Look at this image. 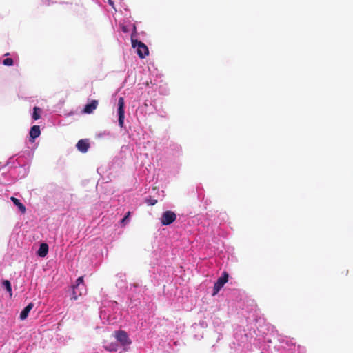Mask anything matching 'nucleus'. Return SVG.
<instances>
[{
	"instance_id": "1",
	"label": "nucleus",
	"mask_w": 353,
	"mask_h": 353,
	"mask_svg": "<svg viewBox=\"0 0 353 353\" xmlns=\"http://www.w3.org/2000/svg\"><path fill=\"white\" fill-rule=\"evenodd\" d=\"M134 32L131 36L132 46L133 48H137V53L141 59L145 58L149 54V50L148 46L143 42L134 39V34L136 33V26H134Z\"/></svg>"
},
{
	"instance_id": "2",
	"label": "nucleus",
	"mask_w": 353,
	"mask_h": 353,
	"mask_svg": "<svg viewBox=\"0 0 353 353\" xmlns=\"http://www.w3.org/2000/svg\"><path fill=\"white\" fill-rule=\"evenodd\" d=\"M229 274L226 272H223L222 275L217 279L215 282L212 296H215L218 294L220 290L223 287V285L228 281Z\"/></svg>"
},
{
	"instance_id": "3",
	"label": "nucleus",
	"mask_w": 353,
	"mask_h": 353,
	"mask_svg": "<svg viewBox=\"0 0 353 353\" xmlns=\"http://www.w3.org/2000/svg\"><path fill=\"white\" fill-rule=\"evenodd\" d=\"M118 116H119V125L121 128L124 126L125 119V101L123 97H121L118 100Z\"/></svg>"
},
{
	"instance_id": "4",
	"label": "nucleus",
	"mask_w": 353,
	"mask_h": 353,
	"mask_svg": "<svg viewBox=\"0 0 353 353\" xmlns=\"http://www.w3.org/2000/svg\"><path fill=\"white\" fill-rule=\"evenodd\" d=\"M176 219V214L171 211L164 212L161 217V223L162 225H168L172 223Z\"/></svg>"
},
{
	"instance_id": "5",
	"label": "nucleus",
	"mask_w": 353,
	"mask_h": 353,
	"mask_svg": "<svg viewBox=\"0 0 353 353\" xmlns=\"http://www.w3.org/2000/svg\"><path fill=\"white\" fill-rule=\"evenodd\" d=\"M114 336L123 346L129 345L132 343L127 332L124 330L116 331L114 332Z\"/></svg>"
},
{
	"instance_id": "6",
	"label": "nucleus",
	"mask_w": 353,
	"mask_h": 353,
	"mask_svg": "<svg viewBox=\"0 0 353 353\" xmlns=\"http://www.w3.org/2000/svg\"><path fill=\"white\" fill-rule=\"evenodd\" d=\"M80 287H81V288H84L85 287L83 276H80L77 279V284L73 287L72 295L71 297L72 299L77 300L79 296L82 295L81 292L77 294V290L80 288Z\"/></svg>"
},
{
	"instance_id": "7",
	"label": "nucleus",
	"mask_w": 353,
	"mask_h": 353,
	"mask_svg": "<svg viewBox=\"0 0 353 353\" xmlns=\"http://www.w3.org/2000/svg\"><path fill=\"white\" fill-rule=\"evenodd\" d=\"M90 143L88 139H81L78 141L77 144V148L79 151L82 153H85L88 152L90 148Z\"/></svg>"
},
{
	"instance_id": "8",
	"label": "nucleus",
	"mask_w": 353,
	"mask_h": 353,
	"mask_svg": "<svg viewBox=\"0 0 353 353\" xmlns=\"http://www.w3.org/2000/svg\"><path fill=\"white\" fill-rule=\"evenodd\" d=\"M98 103L99 102L97 100H92L90 103L85 105L83 109V112L85 114L92 113L93 111L97 108Z\"/></svg>"
},
{
	"instance_id": "9",
	"label": "nucleus",
	"mask_w": 353,
	"mask_h": 353,
	"mask_svg": "<svg viewBox=\"0 0 353 353\" xmlns=\"http://www.w3.org/2000/svg\"><path fill=\"white\" fill-rule=\"evenodd\" d=\"M41 134L40 127L39 125H33L30 131V137L31 138V141H34L36 138H37Z\"/></svg>"
},
{
	"instance_id": "10",
	"label": "nucleus",
	"mask_w": 353,
	"mask_h": 353,
	"mask_svg": "<svg viewBox=\"0 0 353 353\" xmlns=\"http://www.w3.org/2000/svg\"><path fill=\"white\" fill-rule=\"evenodd\" d=\"M34 304L32 303H29L20 313V319L21 320L26 319L30 310L33 308Z\"/></svg>"
},
{
	"instance_id": "11",
	"label": "nucleus",
	"mask_w": 353,
	"mask_h": 353,
	"mask_svg": "<svg viewBox=\"0 0 353 353\" xmlns=\"http://www.w3.org/2000/svg\"><path fill=\"white\" fill-rule=\"evenodd\" d=\"M48 252V245L46 243H43L40 245V247L37 251L38 256L41 257H45Z\"/></svg>"
},
{
	"instance_id": "12",
	"label": "nucleus",
	"mask_w": 353,
	"mask_h": 353,
	"mask_svg": "<svg viewBox=\"0 0 353 353\" xmlns=\"http://www.w3.org/2000/svg\"><path fill=\"white\" fill-rule=\"evenodd\" d=\"M10 200L13 202L14 205H16L23 214H24L26 212V209L25 205L22 203H21V201L18 199H17L14 196H12L10 198Z\"/></svg>"
},
{
	"instance_id": "13",
	"label": "nucleus",
	"mask_w": 353,
	"mask_h": 353,
	"mask_svg": "<svg viewBox=\"0 0 353 353\" xmlns=\"http://www.w3.org/2000/svg\"><path fill=\"white\" fill-rule=\"evenodd\" d=\"M2 283L11 296L12 295V292L10 282L8 280H4Z\"/></svg>"
},
{
	"instance_id": "14",
	"label": "nucleus",
	"mask_w": 353,
	"mask_h": 353,
	"mask_svg": "<svg viewBox=\"0 0 353 353\" xmlns=\"http://www.w3.org/2000/svg\"><path fill=\"white\" fill-rule=\"evenodd\" d=\"M41 109L38 107H34L33 109L32 118L34 120H37L40 118Z\"/></svg>"
},
{
	"instance_id": "15",
	"label": "nucleus",
	"mask_w": 353,
	"mask_h": 353,
	"mask_svg": "<svg viewBox=\"0 0 353 353\" xmlns=\"http://www.w3.org/2000/svg\"><path fill=\"white\" fill-rule=\"evenodd\" d=\"M3 63L7 66H11L13 65V59L11 58H6L3 61Z\"/></svg>"
},
{
	"instance_id": "16",
	"label": "nucleus",
	"mask_w": 353,
	"mask_h": 353,
	"mask_svg": "<svg viewBox=\"0 0 353 353\" xmlns=\"http://www.w3.org/2000/svg\"><path fill=\"white\" fill-rule=\"evenodd\" d=\"M146 203L149 205H154L157 203V200L154 199H152V197H150V198L146 199Z\"/></svg>"
},
{
	"instance_id": "17",
	"label": "nucleus",
	"mask_w": 353,
	"mask_h": 353,
	"mask_svg": "<svg viewBox=\"0 0 353 353\" xmlns=\"http://www.w3.org/2000/svg\"><path fill=\"white\" fill-rule=\"evenodd\" d=\"M130 216V212H128L127 214H125V216L121 221V223H124L128 219Z\"/></svg>"
},
{
	"instance_id": "18",
	"label": "nucleus",
	"mask_w": 353,
	"mask_h": 353,
	"mask_svg": "<svg viewBox=\"0 0 353 353\" xmlns=\"http://www.w3.org/2000/svg\"><path fill=\"white\" fill-rule=\"evenodd\" d=\"M80 292H82V294H83V292H84V293H85V292H86L85 288L84 287V288H81V287H80V288H79V289L77 290V294H79Z\"/></svg>"
},
{
	"instance_id": "19",
	"label": "nucleus",
	"mask_w": 353,
	"mask_h": 353,
	"mask_svg": "<svg viewBox=\"0 0 353 353\" xmlns=\"http://www.w3.org/2000/svg\"><path fill=\"white\" fill-rule=\"evenodd\" d=\"M108 3L110 6H112V7H114V2L112 0H108Z\"/></svg>"
},
{
	"instance_id": "20",
	"label": "nucleus",
	"mask_w": 353,
	"mask_h": 353,
	"mask_svg": "<svg viewBox=\"0 0 353 353\" xmlns=\"http://www.w3.org/2000/svg\"><path fill=\"white\" fill-rule=\"evenodd\" d=\"M122 30L124 32H126L128 31V29L125 26H123L122 28Z\"/></svg>"
},
{
	"instance_id": "21",
	"label": "nucleus",
	"mask_w": 353,
	"mask_h": 353,
	"mask_svg": "<svg viewBox=\"0 0 353 353\" xmlns=\"http://www.w3.org/2000/svg\"><path fill=\"white\" fill-rule=\"evenodd\" d=\"M109 350H110V351L114 350L115 351L116 349L115 348H110Z\"/></svg>"
}]
</instances>
